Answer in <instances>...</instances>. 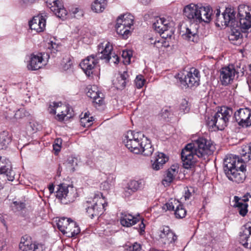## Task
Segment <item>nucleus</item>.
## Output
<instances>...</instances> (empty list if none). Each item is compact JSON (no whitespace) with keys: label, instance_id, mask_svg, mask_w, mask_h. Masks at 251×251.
Segmentation results:
<instances>
[{"label":"nucleus","instance_id":"obj_7","mask_svg":"<svg viewBox=\"0 0 251 251\" xmlns=\"http://www.w3.org/2000/svg\"><path fill=\"white\" fill-rule=\"evenodd\" d=\"M179 75L180 74H178L176 75V77L178 79L177 82L178 85L182 89L197 87L200 84V72L195 68H191L184 77L179 76Z\"/></svg>","mask_w":251,"mask_h":251},{"label":"nucleus","instance_id":"obj_36","mask_svg":"<svg viewBox=\"0 0 251 251\" xmlns=\"http://www.w3.org/2000/svg\"><path fill=\"white\" fill-rule=\"evenodd\" d=\"M106 0H95L91 5L92 10L96 13L102 12L105 8Z\"/></svg>","mask_w":251,"mask_h":251},{"label":"nucleus","instance_id":"obj_43","mask_svg":"<svg viewBox=\"0 0 251 251\" xmlns=\"http://www.w3.org/2000/svg\"><path fill=\"white\" fill-rule=\"evenodd\" d=\"M92 117H81L80 120V125L84 127H89L92 124Z\"/></svg>","mask_w":251,"mask_h":251},{"label":"nucleus","instance_id":"obj_49","mask_svg":"<svg viewBox=\"0 0 251 251\" xmlns=\"http://www.w3.org/2000/svg\"><path fill=\"white\" fill-rule=\"evenodd\" d=\"M109 57H110V61H111V63H113L115 64L119 63V58L114 52H113Z\"/></svg>","mask_w":251,"mask_h":251},{"label":"nucleus","instance_id":"obj_22","mask_svg":"<svg viewBox=\"0 0 251 251\" xmlns=\"http://www.w3.org/2000/svg\"><path fill=\"white\" fill-rule=\"evenodd\" d=\"M240 242L246 248L251 249V226L247 224L244 229L240 232Z\"/></svg>","mask_w":251,"mask_h":251},{"label":"nucleus","instance_id":"obj_9","mask_svg":"<svg viewBox=\"0 0 251 251\" xmlns=\"http://www.w3.org/2000/svg\"><path fill=\"white\" fill-rule=\"evenodd\" d=\"M236 12L233 8H226L221 15L219 9L216 13V25L217 26H226L234 27L235 25Z\"/></svg>","mask_w":251,"mask_h":251},{"label":"nucleus","instance_id":"obj_50","mask_svg":"<svg viewBox=\"0 0 251 251\" xmlns=\"http://www.w3.org/2000/svg\"><path fill=\"white\" fill-rule=\"evenodd\" d=\"M176 204H175L174 200L172 201H169L166 203L165 205L167 209L168 210H174L176 208Z\"/></svg>","mask_w":251,"mask_h":251},{"label":"nucleus","instance_id":"obj_51","mask_svg":"<svg viewBox=\"0 0 251 251\" xmlns=\"http://www.w3.org/2000/svg\"><path fill=\"white\" fill-rule=\"evenodd\" d=\"M55 142H56L54 144H53V150L56 152H58V151H60V150L61 149V146H60V144H61L62 143L61 140L60 139H58L55 141Z\"/></svg>","mask_w":251,"mask_h":251},{"label":"nucleus","instance_id":"obj_33","mask_svg":"<svg viewBox=\"0 0 251 251\" xmlns=\"http://www.w3.org/2000/svg\"><path fill=\"white\" fill-rule=\"evenodd\" d=\"M182 36L184 39L192 42L197 41L198 38L197 30L192 29L191 25L186 28L185 32Z\"/></svg>","mask_w":251,"mask_h":251},{"label":"nucleus","instance_id":"obj_62","mask_svg":"<svg viewBox=\"0 0 251 251\" xmlns=\"http://www.w3.org/2000/svg\"><path fill=\"white\" fill-rule=\"evenodd\" d=\"M249 69H250V70H251V64H250V65H249Z\"/></svg>","mask_w":251,"mask_h":251},{"label":"nucleus","instance_id":"obj_6","mask_svg":"<svg viewBox=\"0 0 251 251\" xmlns=\"http://www.w3.org/2000/svg\"><path fill=\"white\" fill-rule=\"evenodd\" d=\"M76 194V190L72 184L63 183L57 186L56 197L63 204L74 201Z\"/></svg>","mask_w":251,"mask_h":251},{"label":"nucleus","instance_id":"obj_52","mask_svg":"<svg viewBox=\"0 0 251 251\" xmlns=\"http://www.w3.org/2000/svg\"><path fill=\"white\" fill-rule=\"evenodd\" d=\"M48 49L51 50L53 52H55V51L57 50V48L58 47V45L56 44L55 43L53 42L52 41H51L50 43L49 44Z\"/></svg>","mask_w":251,"mask_h":251},{"label":"nucleus","instance_id":"obj_4","mask_svg":"<svg viewBox=\"0 0 251 251\" xmlns=\"http://www.w3.org/2000/svg\"><path fill=\"white\" fill-rule=\"evenodd\" d=\"M233 114L231 108L226 106L221 108L211 120L208 122L209 126L216 127L219 130H223L227 125L229 120Z\"/></svg>","mask_w":251,"mask_h":251},{"label":"nucleus","instance_id":"obj_17","mask_svg":"<svg viewBox=\"0 0 251 251\" xmlns=\"http://www.w3.org/2000/svg\"><path fill=\"white\" fill-rule=\"evenodd\" d=\"M43 246L39 244L32 243L30 239L23 237L19 244V249L21 251H43Z\"/></svg>","mask_w":251,"mask_h":251},{"label":"nucleus","instance_id":"obj_53","mask_svg":"<svg viewBox=\"0 0 251 251\" xmlns=\"http://www.w3.org/2000/svg\"><path fill=\"white\" fill-rule=\"evenodd\" d=\"M135 228L136 229H140V233L141 234H142L143 232H144L145 231V224L143 223V221L142 220L141 222L140 223V224H139V227H135Z\"/></svg>","mask_w":251,"mask_h":251},{"label":"nucleus","instance_id":"obj_15","mask_svg":"<svg viewBox=\"0 0 251 251\" xmlns=\"http://www.w3.org/2000/svg\"><path fill=\"white\" fill-rule=\"evenodd\" d=\"M48 7L58 17H63L66 15L61 0H45Z\"/></svg>","mask_w":251,"mask_h":251},{"label":"nucleus","instance_id":"obj_21","mask_svg":"<svg viewBox=\"0 0 251 251\" xmlns=\"http://www.w3.org/2000/svg\"><path fill=\"white\" fill-rule=\"evenodd\" d=\"M249 195H246L241 199L237 196H235L234 200L235 201L234 206L237 208L239 214L244 216L248 212V204L246 202L249 201Z\"/></svg>","mask_w":251,"mask_h":251},{"label":"nucleus","instance_id":"obj_32","mask_svg":"<svg viewBox=\"0 0 251 251\" xmlns=\"http://www.w3.org/2000/svg\"><path fill=\"white\" fill-rule=\"evenodd\" d=\"M71 220L70 219L62 218L59 220L57 223L58 228L64 234H67L68 229L70 228V227H71V226H73V223H71Z\"/></svg>","mask_w":251,"mask_h":251},{"label":"nucleus","instance_id":"obj_30","mask_svg":"<svg viewBox=\"0 0 251 251\" xmlns=\"http://www.w3.org/2000/svg\"><path fill=\"white\" fill-rule=\"evenodd\" d=\"M199 15L201 18V22L209 23L211 20L212 10L209 6L199 5Z\"/></svg>","mask_w":251,"mask_h":251},{"label":"nucleus","instance_id":"obj_13","mask_svg":"<svg viewBox=\"0 0 251 251\" xmlns=\"http://www.w3.org/2000/svg\"><path fill=\"white\" fill-rule=\"evenodd\" d=\"M158 233L161 242L165 244H173L177 239V236L168 226L160 227Z\"/></svg>","mask_w":251,"mask_h":251},{"label":"nucleus","instance_id":"obj_61","mask_svg":"<svg viewBox=\"0 0 251 251\" xmlns=\"http://www.w3.org/2000/svg\"><path fill=\"white\" fill-rule=\"evenodd\" d=\"M2 249H3V246L0 247V251H2Z\"/></svg>","mask_w":251,"mask_h":251},{"label":"nucleus","instance_id":"obj_14","mask_svg":"<svg viewBox=\"0 0 251 251\" xmlns=\"http://www.w3.org/2000/svg\"><path fill=\"white\" fill-rule=\"evenodd\" d=\"M97 63V60L94 58V56L91 55L81 61L79 66L85 74L90 76L96 70Z\"/></svg>","mask_w":251,"mask_h":251},{"label":"nucleus","instance_id":"obj_44","mask_svg":"<svg viewBox=\"0 0 251 251\" xmlns=\"http://www.w3.org/2000/svg\"><path fill=\"white\" fill-rule=\"evenodd\" d=\"M145 79L143 75H138L135 79V83L137 88H142L144 84Z\"/></svg>","mask_w":251,"mask_h":251},{"label":"nucleus","instance_id":"obj_41","mask_svg":"<svg viewBox=\"0 0 251 251\" xmlns=\"http://www.w3.org/2000/svg\"><path fill=\"white\" fill-rule=\"evenodd\" d=\"M190 108L188 106V101L185 99H182L179 105V111L181 113H186L189 111Z\"/></svg>","mask_w":251,"mask_h":251},{"label":"nucleus","instance_id":"obj_18","mask_svg":"<svg viewBox=\"0 0 251 251\" xmlns=\"http://www.w3.org/2000/svg\"><path fill=\"white\" fill-rule=\"evenodd\" d=\"M86 95L93 100V102L99 106L103 103V94L100 93L96 86H88L86 89Z\"/></svg>","mask_w":251,"mask_h":251},{"label":"nucleus","instance_id":"obj_34","mask_svg":"<svg viewBox=\"0 0 251 251\" xmlns=\"http://www.w3.org/2000/svg\"><path fill=\"white\" fill-rule=\"evenodd\" d=\"M11 141V136L8 132L4 131L0 133V150L6 149Z\"/></svg>","mask_w":251,"mask_h":251},{"label":"nucleus","instance_id":"obj_5","mask_svg":"<svg viewBox=\"0 0 251 251\" xmlns=\"http://www.w3.org/2000/svg\"><path fill=\"white\" fill-rule=\"evenodd\" d=\"M86 204V212L89 217L93 218L102 212L105 203L102 194L97 192L95 194L93 198L89 199Z\"/></svg>","mask_w":251,"mask_h":251},{"label":"nucleus","instance_id":"obj_2","mask_svg":"<svg viewBox=\"0 0 251 251\" xmlns=\"http://www.w3.org/2000/svg\"><path fill=\"white\" fill-rule=\"evenodd\" d=\"M123 141L125 146L134 153H141L144 155L150 156L154 150L151 141L145 138L140 132L128 131L124 135Z\"/></svg>","mask_w":251,"mask_h":251},{"label":"nucleus","instance_id":"obj_19","mask_svg":"<svg viewBox=\"0 0 251 251\" xmlns=\"http://www.w3.org/2000/svg\"><path fill=\"white\" fill-rule=\"evenodd\" d=\"M235 73V70L232 67L223 68L220 71V80L222 84H228L234 78Z\"/></svg>","mask_w":251,"mask_h":251},{"label":"nucleus","instance_id":"obj_35","mask_svg":"<svg viewBox=\"0 0 251 251\" xmlns=\"http://www.w3.org/2000/svg\"><path fill=\"white\" fill-rule=\"evenodd\" d=\"M115 27L117 33L119 35H121L123 39L127 38L128 35L131 33L129 27L125 26L122 24L119 25L117 22Z\"/></svg>","mask_w":251,"mask_h":251},{"label":"nucleus","instance_id":"obj_47","mask_svg":"<svg viewBox=\"0 0 251 251\" xmlns=\"http://www.w3.org/2000/svg\"><path fill=\"white\" fill-rule=\"evenodd\" d=\"M141 246L137 242L134 243L126 249L127 251H141Z\"/></svg>","mask_w":251,"mask_h":251},{"label":"nucleus","instance_id":"obj_8","mask_svg":"<svg viewBox=\"0 0 251 251\" xmlns=\"http://www.w3.org/2000/svg\"><path fill=\"white\" fill-rule=\"evenodd\" d=\"M238 10V21H235V25L239 27L242 31L246 32L251 29V7L246 5H240Z\"/></svg>","mask_w":251,"mask_h":251},{"label":"nucleus","instance_id":"obj_27","mask_svg":"<svg viewBox=\"0 0 251 251\" xmlns=\"http://www.w3.org/2000/svg\"><path fill=\"white\" fill-rule=\"evenodd\" d=\"M129 82V75L126 71L120 73L117 77L114 84L117 89H124L126 84Z\"/></svg>","mask_w":251,"mask_h":251},{"label":"nucleus","instance_id":"obj_12","mask_svg":"<svg viewBox=\"0 0 251 251\" xmlns=\"http://www.w3.org/2000/svg\"><path fill=\"white\" fill-rule=\"evenodd\" d=\"M199 5L191 3L186 5L183 9V14L191 22L201 23V18L199 15Z\"/></svg>","mask_w":251,"mask_h":251},{"label":"nucleus","instance_id":"obj_60","mask_svg":"<svg viewBox=\"0 0 251 251\" xmlns=\"http://www.w3.org/2000/svg\"><path fill=\"white\" fill-rule=\"evenodd\" d=\"M166 35H167V37L169 36V34H168V33H167V34H166ZM169 36H170L171 35H169ZM163 38H166V37H165L164 35H163Z\"/></svg>","mask_w":251,"mask_h":251},{"label":"nucleus","instance_id":"obj_3","mask_svg":"<svg viewBox=\"0 0 251 251\" xmlns=\"http://www.w3.org/2000/svg\"><path fill=\"white\" fill-rule=\"evenodd\" d=\"M238 156L230 154L224 161V172L228 178L236 183H242L246 178V166Z\"/></svg>","mask_w":251,"mask_h":251},{"label":"nucleus","instance_id":"obj_1","mask_svg":"<svg viewBox=\"0 0 251 251\" xmlns=\"http://www.w3.org/2000/svg\"><path fill=\"white\" fill-rule=\"evenodd\" d=\"M215 149L213 142L203 138L188 144L181 153L183 167L187 169L191 168L196 162V156L205 159L206 156L213 153Z\"/></svg>","mask_w":251,"mask_h":251},{"label":"nucleus","instance_id":"obj_16","mask_svg":"<svg viewBox=\"0 0 251 251\" xmlns=\"http://www.w3.org/2000/svg\"><path fill=\"white\" fill-rule=\"evenodd\" d=\"M50 113L52 114H56L58 112L57 117L60 120H63L64 117L68 114V108L61 102H52L50 104L49 108Z\"/></svg>","mask_w":251,"mask_h":251},{"label":"nucleus","instance_id":"obj_28","mask_svg":"<svg viewBox=\"0 0 251 251\" xmlns=\"http://www.w3.org/2000/svg\"><path fill=\"white\" fill-rule=\"evenodd\" d=\"M168 160V157L164 153L158 152L154 159V162L152 164V169L155 171L160 170Z\"/></svg>","mask_w":251,"mask_h":251},{"label":"nucleus","instance_id":"obj_23","mask_svg":"<svg viewBox=\"0 0 251 251\" xmlns=\"http://www.w3.org/2000/svg\"><path fill=\"white\" fill-rule=\"evenodd\" d=\"M145 184V181L143 179H140L138 180H132L130 181L126 187V190H125V196H128L138 190L143 188Z\"/></svg>","mask_w":251,"mask_h":251},{"label":"nucleus","instance_id":"obj_31","mask_svg":"<svg viewBox=\"0 0 251 251\" xmlns=\"http://www.w3.org/2000/svg\"><path fill=\"white\" fill-rule=\"evenodd\" d=\"M134 17L129 13L121 15L119 16L117 19V22L119 25H123L125 26L131 28V26L133 25Z\"/></svg>","mask_w":251,"mask_h":251},{"label":"nucleus","instance_id":"obj_45","mask_svg":"<svg viewBox=\"0 0 251 251\" xmlns=\"http://www.w3.org/2000/svg\"><path fill=\"white\" fill-rule=\"evenodd\" d=\"M132 56V51L131 50H124L122 53V57L125 59L124 62L129 64L130 63V58Z\"/></svg>","mask_w":251,"mask_h":251},{"label":"nucleus","instance_id":"obj_54","mask_svg":"<svg viewBox=\"0 0 251 251\" xmlns=\"http://www.w3.org/2000/svg\"><path fill=\"white\" fill-rule=\"evenodd\" d=\"M35 1V0H22V4L26 6L33 3Z\"/></svg>","mask_w":251,"mask_h":251},{"label":"nucleus","instance_id":"obj_57","mask_svg":"<svg viewBox=\"0 0 251 251\" xmlns=\"http://www.w3.org/2000/svg\"><path fill=\"white\" fill-rule=\"evenodd\" d=\"M0 221L5 226V221L3 218L1 214H0Z\"/></svg>","mask_w":251,"mask_h":251},{"label":"nucleus","instance_id":"obj_56","mask_svg":"<svg viewBox=\"0 0 251 251\" xmlns=\"http://www.w3.org/2000/svg\"><path fill=\"white\" fill-rule=\"evenodd\" d=\"M151 0H139V1L143 4L146 5L149 4Z\"/></svg>","mask_w":251,"mask_h":251},{"label":"nucleus","instance_id":"obj_10","mask_svg":"<svg viewBox=\"0 0 251 251\" xmlns=\"http://www.w3.org/2000/svg\"><path fill=\"white\" fill-rule=\"evenodd\" d=\"M236 122L240 126L247 127L251 126V110L240 108L234 113Z\"/></svg>","mask_w":251,"mask_h":251},{"label":"nucleus","instance_id":"obj_58","mask_svg":"<svg viewBox=\"0 0 251 251\" xmlns=\"http://www.w3.org/2000/svg\"><path fill=\"white\" fill-rule=\"evenodd\" d=\"M159 41H157V40H155V41H154V42L153 43V44H154V45H155L157 43H159Z\"/></svg>","mask_w":251,"mask_h":251},{"label":"nucleus","instance_id":"obj_37","mask_svg":"<svg viewBox=\"0 0 251 251\" xmlns=\"http://www.w3.org/2000/svg\"><path fill=\"white\" fill-rule=\"evenodd\" d=\"M175 204L176 205V208L175 210V214L177 218H184L186 215V210L178 201L174 200Z\"/></svg>","mask_w":251,"mask_h":251},{"label":"nucleus","instance_id":"obj_11","mask_svg":"<svg viewBox=\"0 0 251 251\" xmlns=\"http://www.w3.org/2000/svg\"><path fill=\"white\" fill-rule=\"evenodd\" d=\"M112 52V45L109 42L104 41L98 45V53L96 57L97 59L104 60L105 62L108 63L110 62L109 56Z\"/></svg>","mask_w":251,"mask_h":251},{"label":"nucleus","instance_id":"obj_39","mask_svg":"<svg viewBox=\"0 0 251 251\" xmlns=\"http://www.w3.org/2000/svg\"><path fill=\"white\" fill-rule=\"evenodd\" d=\"M231 33L229 34L228 38L229 40H237L241 36V33L240 32L241 29L239 27H237L236 25L234 26V27H231Z\"/></svg>","mask_w":251,"mask_h":251},{"label":"nucleus","instance_id":"obj_29","mask_svg":"<svg viewBox=\"0 0 251 251\" xmlns=\"http://www.w3.org/2000/svg\"><path fill=\"white\" fill-rule=\"evenodd\" d=\"M177 173L178 170L176 166H173L170 168L168 169L164 176V178L163 179V184L168 185L172 182L175 177L177 174Z\"/></svg>","mask_w":251,"mask_h":251},{"label":"nucleus","instance_id":"obj_55","mask_svg":"<svg viewBox=\"0 0 251 251\" xmlns=\"http://www.w3.org/2000/svg\"><path fill=\"white\" fill-rule=\"evenodd\" d=\"M49 190L50 191V194H52L54 191V185L53 184H50L49 186Z\"/></svg>","mask_w":251,"mask_h":251},{"label":"nucleus","instance_id":"obj_38","mask_svg":"<svg viewBox=\"0 0 251 251\" xmlns=\"http://www.w3.org/2000/svg\"><path fill=\"white\" fill-rule=\"evenodd\" d=\"M78 160L74 157H69L66 161L64 163L68 170L74 172L75 171V168L77 165Z\"/></svg>","mask_w":251,"mask_h":251},{"label":"nucleus","instance_id":"obj_25","mask_svg":"<svg viewBox=\"0 0 251 251\" xmlns=\"http://www.w3.org/2000/svg\"><path fill=\"white\" fill-rule=\"evenodd\" d=\"M43 57L41 54L30 55V60L27 65L28 70L34 71L40 69L42 65Z\"/></svg>","mask_w":251,"mask_h":251},{"label":"nucleus","instance_id":"obj_46","mask_svg":"<svg viewBox=\"0 0 251 251\" xmlns=\"http://www.w3.org/2000/svg\"><path fill=\"white\" fill-rule=\"evenodd\" d=\"M194 193V188L193 187L187 188L185 190V194L184 198L185 200H189L192 196V195Z\"/></svg>","mask_w":251,"mask_h":251},{"label":"nucleus","instance_id":"obj_40","mask_svg":"<svg viewBox=\"0 0 251 251\" xmlns=\"http://www.w3.org/2000/svg\"><path fill=\"white\" fill-rule=\"evenodd\" d=\"M71 223H73V226H71V227H70V228L68 229L67 234L69 236L70 235L72 237H74L80 232V230L75 222L71 220Z\"/></svg>","mask_w":251,"mask_h":251},{"label":"nucleus","instance_id":"obj_48","mask_svg":"<svg viewBox=\"0 0 251 251\" xmlns=\"http://www.w3.org/2000/svg\"><path fill=\"white\" fill-rule=\"evenodd\" d=\"M25 116V110L24 108H21L15 112L14 117L15 119H20Z\"/></svg>","mask_w":251,"mask_h":251},{"label":"nucleus","instance_id":"obj_42","mask_svg":"<svg viewBox=\"0 0 251 251\" xmlns=\"http://www.w3.org/2000/svg\"><path fill=\"white\" fill-rule=\"evenodd\" d=\"M72 64V60L69 56L64 58L61 63L62 68L65 71L70 69Z\"/></svg>","mask_w":251,"mask_h":251},{"label":"nucleus","instance_id":"obj_20","mask_svg":"<svg viewBox=\"0 0 251 251\" xmlns=\"http://www.w3.org/2000/svg\"><path fill=\"white\" fill-rule=\"evenodd\" d=\"M155 31L161 34H165L171 28V23L169 20L164 18H157L153 25Z\"/></svg>","mask_w":251,"mask_h":251},{"label":"nucleus","instance_id":"obj_26","mask_svg":"<svg viewBox=\"0 0 251 251\" xmlns=\"http://www.w3.org/2000/svg\"><path fill=\"white\" fill-rule=\"evenodd\" d=\"M139 222V218L135 217L132 215L126 213H122L120 217V222L123 226L129 227L136 224Z\"/></svg>","mask_w":251,"mask_h":251},{"label":"nucleus","instance_id":"obj_24","mask_svg":"<svg viewBox=\"0 0 251 251\" xmlns=\"http://www.w3.org/2000/svg\"><path fill=\"white\" fill-rule=\"evenodd\" d=\"M29 25L32 30L42 32L46 26V20L42 16L35 17L29 22Z\"/></svg>","mask_w":251,"mask_h":251},{"label":"nucleus","instance_id":"obj_59","mask_svg":"<svg viewBox=\"0 0 251 251\" xmlns=\"http://www.w3.org/2000/svg\"><path fill=\"white\" fill-rule=\"evenodd\" d=\"M89 117V116H88V115H87V113H85V114H84V116H83V117Z\"/></svg>","mask_w":251,"mask_h":251}]
</instances>
